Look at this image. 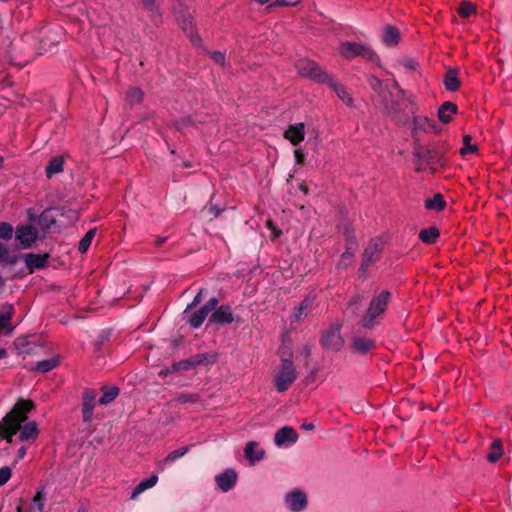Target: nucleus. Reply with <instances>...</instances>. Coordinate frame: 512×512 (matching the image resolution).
Instances as JSON below:
<instances>
[{"instance_id": "8fccbe9b", "label": "nucleus", "mask_w": 512, "mask_h": 512, "mask_svg": "<svg viewBox=\"0 0 512 512\" xmlns=\"http://www.w3.org/2000/svg\"><path fill=\"white\" fill-rule=\"evenodd\" d=\"M300 2H301V0H276L274 2V5L289 7V6H296Z\"/></svg>"}, {"instance_id": "e2e57ef3", "label": "nucleus", "mask_w": 512, "mask_h": 512, "mask_svg": "<svg viewBox=\"0 0 512 512\" xmlns=\"http://www.w3.org/2000/svg\"><path fill=\"white\" fill-rule=\"evenodd\" d=\"M194 399L192 398V396L190 397H183V402H188V401H193Z\"/></svg>"}, {"instance_id": "052dcab7", "label": "nucleus", "mask_w": 512, "mask_h": 512, "mask_svg": "<svg viewBox=\"0 0 512 512\" xmlns=\"http://www.w3.org/2000/svg\"><path fill=\"white\" fill-rule=\"evenodd\" d=\"M255 445H256V444H255V442L250 441V442H248V443L246 444V447H245V448H247V449L255 448Z\"/></svg>"}, {"instance_id": "a19ab883", "label": "nucleus", "mask_w": 512, "mask_h": 512, "mask_svg": "<svg viewBox=\"0 0 512 512\" xmlns=\"http://www.w3.org/2000/svg\"><path fill=\"white\" fill-rule=\"evenodd\" d=\"M119 393V389L117 387H110L104 390L103 395L99 399V403L102 405H106L113 401Z\"/></svg>"}, {"instance_id": "ea45409f", "label": "nucleus", "mask_w": 512, "mask_h": 512, "mask_svg": "<svg viewBox=\"0 0 512 512\" xmlns=\"http://www.w3.org/2000/svg\"><path fill=\"white\" fill-rule=\"evenodd\" d=\"M476 6L470 2L462 1L458 9V13L461 17L467 18L471 15L476 14Z\"/></svg>"}, {"instance_id": "58836bf2", "label": "nucleus", "mask_w": 512, "mask_h": 512, "mask_svg": "<svg viewBox=\"0 0 512 512\" xmlns=\"http://www.w3.org/2000/svg\"><path fill=\"white\" fill-rule=\"evenodd\" d=\"M95 399H84L83 400V409H82V417L84 422H89L92 419L93 408H94Z\"/></svg>"}, {"instance_id": "774afa93", "label": "nucleus", "mask_w": 512, "mask_h": 512, "mask_svg": "<svg viewBox=\"0 0 512 512\" xmlns=\"http://www.w3.org/2000/svg\"><path fill=\"white\" fill-rule=\"evenodd\" d=\"M3 158L0 156V167L2 166Z\"/></svg>"}, {"instance_id": "9d476101", "label": "nucleus", "mask_w": 512, "mask_h": 512, "mask_svg": "<svg viewBox=\"0 0 512 512\" xmlns=\"http://www.w3.org/2000/svg\"><path fill=\"white\" fill-rule=\"evenodd\" d=\"M176 18L178 23L181 25L183 31L190 38L193 45H199L200 38L195 33V29L190 14L187 13L185 9H181L179 12H177Z\"/></svg>"}, {"instance_id": "f704fd0d", "label": "nucleus", "mask_w": 512, "mask_h": 512, "mask_svg": "<svg viewBox=\"0 0 512 512\" xmlns=\"http://www.w3.org/2000/svg\"><path fill=\"white\" fill-rule=\"evenodd\" d=\"M18 261V257L10 253L9 249L0 243V262L8 265H14Z\"/></svg>"}, {"instance_id": "603ef678", "label": "nucleus", "mask_w": 512, "mask_h": 512, "mask_svg": "<svg viewBox=\"0 0 512 512\" xmlns=\"http://www.w3.org/2000/svg\"><path fill=\"white\" fill-rule=\"evenodd\" d=\"M211 57H212V59H213L215 62H217V63H219V64H221V65H223V64H224V61H225V55H224L222 52H220V51H214V52H212V53H211Z\"/></svg>"}, {"instance_id": "de8ad7c7", "label": "nucleus", "mask_w": 512, "mask_h": 512, "mask_svg": "<svg viewBox=\"0 0 512 512\" xmlns=\"http://www.w3.org/2000/svg\"><path fill=\"white\" fill-rule=\"evenodd\" d=\"M192 124V120L187 117V118H182L180 120H177L176 123H175V126L178 130H182L188 126H190Z\"/></svg>"}, {"instance_id": "0eeeda50", "label": "nucleus", "mask_w": 512, "mask_h": 512, "mask_svg": "<svg viewBox=\"0 0 512 512\" xmlns=\"http://www.w3.org/2000/svg\"><path fill=\"white\" fill-rule=\"evenodd\" d=\"M283 503L289 512H304L308 507V495L304 490L294 488L284 494Z\"/></svg>"}, {"instance_id": "13d9d810", "label": "nucleus", "mask_w": 512, "mask_h": 512, "mask_svg": "<svg viewBox=\"0 0 512 512\" xmlns=\"http://www.w3.org/2000/svg\"><path fill=\"white\" fill-rule=\"evenodd\" d=\"M142 2L148 9H153L155 5V0H142Z\"/></svg>"}, {"instance_id": "f03ea898", "label": "nucleus", "mask_w": 512, "mask_h": 512, "mask_svg": "<svg viewBox=\"0 0 512 512\" xmlns=\"http://www.w3.org/2000/svg\"><path fill=\"white\" fill-rule=\"evenodd\" d=\"M297 378V371L290 352L281 354V363L274 374V384L278 392H285Z\"/></svg>"}, {"instance_id": "4be33fe9", "label": "nucleus", "mask_w": 512, "mask_h": 512, "mask_svg": "<svg viewBox=\"0 0 512 512\" xmlns=\"http://www.w3.org/2000/svg\"><path fill=\"white\" fill-rule=\"evenodd\" d=\"M457 105L452 102L443 103L438 109V118L442 123H449L457 113Z\"/></svg>"}, {"instance_id": "20e7f679", "label": "nucleus", "mask_w": 512, "mask_h": 512, "mask_svg": "<svg viewBox=\"0 0 512 512\" xmlns=\"http://www.w3.org/2000/svg\"><path fill=\"white\" fill-rule=\"evenodd\" d=\"M338 51L343 57L347 59L360 56L366 60L375 62L378 61V56L376 53L371 49L370 46L363 43L349 41L341 42L338 47Z\"/></svg>"}, {"instance_id": "0e129e2a", "label": "nucleus", "mask_w": 512, "mask_h": 512, "mask_svg": "<svg viewBox=\"0 0 512 512\" xmlns=\"http://www.w3.org/2000/svg\"><path fill=\"white\" fill-rule=\"evenodd\" d=\"M4 286V280L2 277H0V290L3 288Z\"/></svg>"}, {"instance_id": "72a5a7b5", "label": "nucleus", "mask_w": 512, "mask_h": 512, "mask_svg": "<svg viewBox=\"0 0 512 512\" xmlns=\"http://www.w3.org/2000/svg\"><path fill=\"white\" fill-rule=\"evenodd\" d=\"M439 236V231L435 227H430L428 229H422L419 233V238L427 244L433 243Z\"/></svg>"}, {"instance_id": "412c9836", "label": "nucleus", "mask_w": 512, "mask_h": 512, "mask_svg": "<svg viewBox=\"0 0 512 512\" xmlns=\"http://www.w3.org/2000/svg\"><path fill=\"white\" fill-rule=\"evenodd\" d=\"M313 299L306 298L304 299L298 307H295L293 313L291 315V319L293 321L299 322L307 317L312 308Z\"/></svg>"}, {"instance_id": "1a4fd4ad", "label": "nucleus", "mask_w": 512, "mask_h": 512, "mask_svg": "<svg viewBox=\"0 0 512 512\" xmlns=\"http://www.w3.org/2000/svg\"><path fill=\"white\" fill-rule=\"evenodd\" d=\"M217 303L218 300L216 298H211L198 311L188 315V322L191 324V326L194 328L200 327L204 320L207 318L208 314L215 309Z\"/></svg>"}, {"instance_id": "bf43d9fd", "label": "nucleus", "mask_w": 512, "mask_h": 512, "mask_svg": "<svg viewBox=\"0 0 512 512\" xmlns=\"http://www.w3.org/2000/svg\"><path fill=\"white\" fill-rule=\"evenodd\" d=\"M302 427L306 430H311L314 428L313 423L303 424Z\"/></svg>"}, {"instance_id": "69168bd1", "label": "nucleus", "mask_w": 512, "mask_h": 512, "mask_svg": "<svg viewBox=\"0 0 512 512\" xmlns=\"http://www.w3.org/2000/svg\"><path fill=\"white\" fill-rule=\"evenodd\" d=\"M78 512H88V510L84 507L78 509Z\"/></svg>"}, {"instance_id": "09e8293b", "label": "nucleus", "mask_w": 512, "mask_h": 512, "mask_svg": "<svg viewBox=\"0 0 512 512\" xmlns=\"http://www.w3.org/2000/svg\"><path fill=\"white\" fill-rule=\"evenodd\" d=\"M266 226H267V228H268L269 230H271V232H272V238H273V239H276V238L280 237V235H281V233H282V232H281V230L277 229V228H276V226L273 224V222H272L271 220H268V221L266 222Z\"/></svg>"}, {"instance_id": "c756f323", "label": "nucleus", "mask_w": 512, "mask_h": 512, "mask_svg": "<svg viewBox=\"0 0 512 512\" xmlns=\"http://www.w3.org/2000/svg\"><path fill=\"white\" fill-rule=\"evenodd\" d=\"M58 363V357H52L50 359L37 362L33 369L37 372L46 373L54 369L58 365Z\"/></svg>"}, {"instance_id": "49530a36", "label": "nucleus", "mask_w": 512, "mask_h": 512, "mask_svg": "<svg viewBox=\"0 0 512 512\" xmlns=\"http://www.w3.org/2000/svg\"><path fill=\"white\" fill-rule=\"evenodd\" d=\"M502 457V450H490L487 454V460L491 463L497 462Z\"/></svg>"}, {"instance_id": "37998d69", "label": "nucleus", "mask_w": 512, "mask_h": 512, "mask_svg": "<svg viewBox=\"0 0 512 512\" xmlns=\"http://www.w3.org/2000/svg\"><path fill=\"white\" fill-rule=\"evenodd\" d=\"M13 227L7 222H0V239L9 240L13 236Z\"/></svg>"}, {"instance_id": "f257e3e1", "label": "nucleus", "mask_w": 512, "mask_h": 512, "mask_svg": "<svg viewBox=\"0 0 512 512\" xmlns=\"http://www.w3.org/2000/svg\"><path fill=\"white\" fill-rule=\"evenodd\" d=\"M31 401L20 400L13 409L0 422V438L5 439L8 444L26 443L33 444L38 436V429L35 422H28L26 413L31 410Z\"/></svg>"}, {"instance_id": "9b49d317", "label": "nucleus", "mask_w": 512, "mask_h": 512, "mask_svg": "<svg viewBox=\"0 0 512 512\" xmlns=\"http://www.w3.org/2000/svg\"><path fill=\"white\" fill-rule=\"evenodd\" d=\"M237 478L236 471L228 468L215 476V482L222 492H228L236 485Z\"/></svg>"}, {"instance_id": "c85d7f7f", "label": "nucleus", "mask_w": 512, "mask_h": 512, "mask_svg": "<svg viewBox=\"0 0 512 512\" xmlns=\"http://www.w3.org/2000/svg\"><path fill=\"white\" fill-rule=\"evenodd\" d=\"M158 481V477L156 475H152L149 478L141 481L132 491L131 498H136L145 490L152 488Z\"/></svg>"}, {"instance_id": "f8f14e48", "label": "nucleus", "mask_w": 512, "mask_h": 512, "mask_svg": "<svg viewBox=\"0 0 512 512\" xmlns=\"http://www.w3.org/2000/svg\"><path fill=\"white\" fill-rule=\"evenodd\" d=\"M38 231L32 225H23L16 230V239L24 248L30 247L37 239Z\"/></svg>"}, {"instance_id": "cd10ccee", "label": "nucleus", "mask_w": 512, "mask_h": 512, "mask_svg": "<svg viewBox=\"0 0 512 512\" xmlns=\"http://www.w3.org/2000/svg\"><path fill=\"white\" fill-rule=\"evenodd\" d=\"M64 169V158L62 156H56L50 160L46 166L45 172L48 178H51L55 174H59Z\"/></svg>"}, {"instance_id": "a18cd8bd", "label": "nucleus", "mask_w": 512, "mask_h": 512, "mask_svg": "<svg viewBox=\"0 0 512 512\" xmlns=\"http://www.w3.org/2000/svg\"><path fill=\"white\" fill-rule=\"evenodd\" d=\"M12 470L8 466L0 468V486L6 484L11 478Z\"/></svg>"}, {"instance_id": "f3484780", "label": "nucleus", "mask_w": 512, "mask_h": 512, "mask_svg": "<svg viewBox=\"0 0 512 512\" xmlns=\"http://www.w3.org/2000/svg\"><path fill=\"white\" fill-rule=\"evenodd\" d=\"M327 86H329L333 91L336 93L338 98L347 106L353 105V98L351 94L347 91V89L339 83L337 80H335L332 76L328 79V81L325 83Z\"/></svg>"}, {"instance_id": "6e6d98bb", "label": "nucleus", "mask_w": 512, "mask_h": 512, "mask_svg": "<svg viewBox=\"0 0 512 512\" xmlns=\"http://www.w3.org/2000/svg\"><path fill=\"white\" fill-rule=\"evenodd\" d=\"M208 212L212 214L214 217H217L220 214V210L213 204H210L208 207Z\"/></svg>"}, {"instance_id": "5fc2aeb1", "label": "nucleus", "mask_w": 512, "mask_h": 512, "mask_svg": "<svg viewBox=\"0 0 512 512\" xmlns=\"http://www.w3.org/2000/svg\"><path fill=\"white\" fill-rule=\"evenodd\" d=\"M353 254L350 252H345L341 256L340 264L347 265L352 260Z\"/></svg>"}, {"instance_id": "7ed1b4c3", "label": "nucleus", "mask_w": 512, "mask_h": 512, "mask_svg": "<svg viewBox=\"0 0 512 512\" xmlns=\"http://www.w3.org/2000/svg\"><path fill=\"white\" fill-rule=\"evenodd\" d=\"M403 100V91L396 83L385 85V89L377 99L378 103L388 112L396 113Z\"/></svg>"}, {"instance_id": "dca6fc26", "label": "nucleus", "mask_w": 512, "mask_h": 512, "mask_svg": "<svg viewBox=\"0 0 512 512\" xmlns=\"http://www.w3.org/2000/svg\"><path fill=\"white\" fill-rule=\"evenodd\" d=\"M375 347V341L365 336L355 335L352 338L351 348L354 353L365 354Z\"/></svg>"}, {"instance_id": "a878e982", "label": "nucleus", "mask_w": 512, "mask_h": 512, "mask_svg": "<svg viewBox=\"0 0 512 512\" xmlns=\"http://www.w3.org/2000/svg\"><path fill=\"white\" fill-rule=\"evenodd\" d=\"M400 33L393 26H386L382 33V42L387 46H394L399 42Z\"/></svg>"}, {"instance_id": "ddd939ff", "label": "nucleus", "mask_w": 512, "mask_h": 512, "mask_svg": "<svg viewBox=\"0 0 512 512\" xmlns=\"http://www.w3.org/2000/svg\"><path fill=\"white\" fill-rule=\"evenodd\" d=\"M297 439L296 431L290 426H284L275 433L274 443L277 446L293 445Z\"/></svg>"}, {"instance_id": "3c124183", "label": "nucleus", "mask_w": 512, "mask_h": 512, "mask_svg": "<svg viewBox=\"0 0 512 512\" xmlns=\"http://www.w3.org/2000/svg\"><path fill=\"white\" fill-rule=\"evenodd\" d=\"M202 300V289L199 291V293L195 296L194 300L191 304H189L185 310V314H188V311L194 307H196Z\"/></svg>"}, {"instance_id": "79ce46f5", "label": "nucleus", "mask_w": 512, "mask_h": 512, "mask_svg": "<svg viewBox=\"0 0 512 512\" xmlns=\"http://www.w3.org/2000/svg\"><path fill=\"white\" fill-rule=\"evenodd\" d=\"M471 136L465 135L463 138L464 146L460 149V154L462 156L468 154V153H475L477 151V146L471 144Z\"/></svg>"}, {"instance_id": "c9c22d12", "label": "nucleus", "mask_w": 512, "mask_h": 512, "mask_svg": "<svg viewBox=\"0 0 512 512\" xmlns=\"http://www.w3.org/2000/svg\"><path fill=\"white\" fill-rule=\"evenodd\" d=\"M204 361V356H198L196 359L193 360H183L177 363L173 364V370H188L191 367H194L197 364H200Z\"/></svg>"}, {"instance_id": "6e6552de", "label": "nucleus", "mask_w": 512, "mask_h": 512, "mask_svg": "<svg viewBox=\"0 0 512 512\" xmlns=\"http://www.w3.org/2000/svg\"><path fill=\"white\" fill-rule=\"evenodd\" d=\"M321 344L325 349L339 351L344 345V340L340 334V327L332 326L324 331Z\"/></svg>"}, {"instance_id": "5701e85b", "label": "nucleus", "mask_w": 512, "mask_h": 512, "mask_svg": "<svg viewBox=\"0 0 512 512\" xmlns=\"http://www.w3.org/2000/svg\"><path fill=\"white\" fill-rule=\"evenodd\" d=\"M13 315V308L7 307L5 311L0 314V334L9 335L13 331L11 326V318Z\"/></svg>"}, {"instance_id": "680f3d73", "label": "nucleus", "mask_w": 512, "mask_h": 512, "mask_svg": "<svg viewBox=\"0 0 512 512\" xmlns=\"http://www.w3.org/2000/svg\"><path fill=\"white\" fill-rule=\"evenodd\" d=\"M255 2L261 4V5H264V4H267L269 3L271 0H254Z\"/></svg>"}, {"instance_id": "aec40b11", "label": "nucleus", "mask_w": 512, "mask_h": 512, "mask_svg": "<svg viewBox=\"0 0 512 512\" xmlns=\"http://www.w3.org/2000/svg\"><path fill=\"white\" fill-rule=\"evenodd\" d=\"M414 130L426 133H436L437 124L426 116H417L414 118Z\"/></svg>"}, {"instance_id": "864d4df0", "label": "nucleus", "mask_w": 512, "mask_h": 512, "mask_svg": "<svg viewBox=\"0 0 512 512\" xmlns=\"http://www.w3.org/2000/svg\"><path fill=\"white\" fill-rule=\"evenodd\" d=\"M295 161L298 165H302L304 163L305 155L301 149L294 150Z\"/></svg>"}, {"instance_id": "6ab92c4d", "label": "nucleus", "mask_w": 512, "mask_h": 512, "mask_svg": "<svg viewBox=\"0 0 512 512\" xmlns=\"http://www.w3.org/2000/svg\"><path fill=\"white\" fill-rule=\"evenodd\" d=\"M241 463L254 466L265 458L264 450H243V455L238 456Z\"/></svg>"}, {"instance_id": "4468645a", "label": "nucleus", "mask_w": 512, "mask_h": 512, "mask_svg": "<svg viewBox=\"0 0 512 512\" xmlns=\"http://www.w3.org/2000/svg\"><path fill=\"white\" fill-rule=\"evenodd\" d=\"M209 321L219 325H225L235 321V318L230 306L221 305L218 308L215 307Z\"/></svg>"}, {"instance_id": "b1692460", "label": "nucleus", "mask_w": 512, "mask_h": 512, "mask_svg": "<svg viewBox=\"0 0 512 512\" xmlns=\"http://www.w3.org/2000/svg\"><path fill=\"white\" fill-rule=\"evenodd\" d=\"M445 89L451 92L458 90L460 81L458 78V71L455 69H448L443 80Z\"/></svg>"}, {"instance_id": "2f4dec72", "label": "nucleus", "mask_w": 512, "mask_h": 512, "mask_svg": "<svg viewBox=\"0 0 512 512\" xmlns=\"http://www.w3.org/2000/svg\"><path fill=\"white\" fill-rule=\"evenodd\" d=\"M47 39L42 40L41 52H47L53 45L57 44L61 40V33L59 31H49L46 36Z\"/></svg>"}, {"instance_id": "c03bdc74", "label": "nucleus", "mask_w": 512, "mask_h": 512, "mask_svg": "<svg viewBox=\"0 0 512 512\" xmlns=\"http://www.w3.org/2000/svg\"><path fill=\"white\" fill-rule=\"evenodd\" d=\"M369 84L373 88V90L378 93L379 98L385 89V85H383V83L376 77H370Z\"/></svg>"}, {"instance_id": "4d7b16f0", "label": "nucleus", "mask_w": 512, "mask_h": 512, "mask_svg": "<svg viewBox=\"0 0 512 512\" xmlns=\"http://www.w3.org/2000/svg\"><path fill=\"white\" fill-rule=\"evenodd\" d=\"M502 447H503L502 441L500 439H495L491 442L489 448H502Z\"/></svg>"}, {"instance_id": "39448f33", "label": "nucleus", "mask_w": 512, "mask_h": 512, "mask_svg": "<svg viewBox=\"0 0 512 512\" xmlns=\"http://www.w3.org/2000/svg\"><path fill=\"white\" fill-rule=\"evenodd\" d=\"M295 66L300 76L309 78L315 82L325 84L330 78V75L312 60L300 59Z\"/></svg>"}, {"instance_id": "bb28decb", "label": "nucleus", "mask_w": 512, "mask_h": 512, "mask_svg": "<svg viewBox=\"0 0 512 512\" xmlns=\"http://www.w3.org/2000/svg\"><path fill=\"white\" fill-rule=\"evenodd\" d=\"M380 251V243L378 240H372L366 247L363 255L362 266H368Z\"/></svg>"}, {"instance_id": "2eb2a0df", "label": "nucleus", "mask_w": 512, "mask_h": 512, "mask_svg": "<svg viewBox=\"0 0 512 512\" xmlns=\"http://www.w3.org/2000/svg\"><path fill=\"white\" fill-rule=\"evenodd\" d=\"M284 138L291 144L298 145L305 138V126L303 123L290 125L284 132Z\"/></svg>"}, {"instance_id": "e433bc0d", "label": "nucleus", "mask_w": 512, "mask_h": 512, "mask_svg": "<svg viewBox=\"0 0 512 512\" xmlns=\"http://www.w3.org/2000/svg\"><path fill=\"white\" fill-rule=\"evenodd\" d=\"M445 202L440 194H436L433 198L427 199L425 201V207L427 209H433L440 211L444 208Z\"/></svg>"}, {"instance_id": "a211bd4d", "label": "nucleus", "mask_w": 512, "mask_h": 512, "mask_svg": "<svg viewBox=\"0 0 512 512\" xmlns=\"http://www.w3.org/2000/svg\"><path fill=\"white\" fill-rule=\"evenodd\" d=\"M48 263V255L47 254H34L29 253L25 255V264L30 272H33L36 269L44 268Z\"/></svg>"}, {"instance_id": "423d86ee", "label": "nucleus", "mask_w": 512, "mask_h": 512, "mask_svg": "<svg viewBox=\"0 0 512 512\" xmlns=\"http://www.w3.org/2000/svg\"><path fill=\"white\" fill-rule=\"evenodd\" d=\"M390 293L388 291H382L377 297H375L369 305L366 315L362 319V325L370 328L374 325L375 319L384 313Z\"/></svg>"}, {"instance_id": "473e14b6", "label": "nucleus", "mask_w": 512, "mask_h": 512, "mask_svg": "<svg viewBox=\"0 0 512 512\" xmlns=\"http://www.w3.org/2000/svg\"><path fill=\"white\" fill-rule=\"evenodd\" d=\"M144 98V93L139 88H130L126 94V103L129 106L140 103Z\"/></svg>"}, {"instance_id": "4c0bfd02", "label": "nucleus", "mask_w": 512, "mask_h": 512, "mask_svg": "<svg viewBox=\"0 0 512 512\" xmlns=\"http://www.w3.org/2000/svg\"><path fill=\"white\" fill-rule=\"evenodd\" d=\"M95 235L96 229H90L80 240L78 249L81 253H85L89 249Z\"/></svg>"}, {"instance_id": "7c9ffc66", "label": "nucleus", "mask_w": 512, "mask_h": 512, "mask_svg": "<svg viewBox=\"0 0 512 512\" xmlns=\"http://www.w3.org/2000/svg\"><path fill=\"white\" fill-rule=\"evenodd\" d=\"M187 450H174L169 455H167L165 458L160 460L158 462V466L161 470H164L171 464H173L176 460L182 458Z\"/></svg>"}, {"instance_id": "393cba45", "label": "nucleus", "mask_w": 512, "mask_h": 512, "mask_svg": "<svg viewBox=\"0 0 512 512\" xmlns=\"http://www.w3.org/2000/svg\"><path fill=\"white\" fill-rule=\"evenodd\" d=\"M46 494L44 489H39L34 495L29 506V512H46L45 511Z\"/></svg>"}, {"instance_id": "338daca9", "label": "nucleus", "mask_w": 512, "mask_h": 512, "mask_svg": "<svg viewBox=\"0 0 512 512\" xmlns=\"http://www.w3.org/2000/svg\"><path fill=\"white\" fill-rule=\"evenodd\" d=\"M19 451H20L19 457L22 458L24 456V450H19Z\"/></svg>"}]
</instances>
